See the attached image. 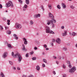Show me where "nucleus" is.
Returning a JSON list of instances; mask_svg holds the SVG:
<instances>
[{
	"label": "nucleus",
	"instance_id": "1",
	"mask_svg": "<svg viewBox=\"0 0 77 77\" xmlns=\"http://www.w3.org/2000/svg\"><path fill=\"white\" fill-rule=\"evenodd\" d=\"M17 58L18 59V61L19 62H20L22 60V57L21 56L19 53H17L15 54V55L14 56V58Z\"/></svg>",
	"mask_w": 77,
	"mask_h": 77
},
{
	"label": "nucleus",
	"instance_id": "2",
	"mask_svg": "<svg viewBox=\"0 0 77 77\" xmlns=\"http://www.w3.org/2000/svg\"><path fill=\"white\" fill-rule=\"evenodd\" d=\"M46 30V33H52V34H55V33L54 32L52 31H50V28L48 26H46L45 27Z\"/></svg>",
	"mask_w": 77,
	"mask_h": 77
},
{
	"label": "nucleus",
	"instance_id": "3",
	"mask_svg": "<svg viewBox=\"0 0 77 77\" xmlns=\"http://www.w3.org/2000/svg\"><path fill=\"white\" fill-rule=\"evenodd\" d=\"M49 18H50L52 19V20L54 21V23H56V20H54V16H53V15L51 13H49Z\"/></svg>",
	"mask_w": 77,
	"mask_h": 77
},
{
	"label": "nucleus",
	"instance_id": "4",
	"mask_svg": "<svg viewBox=\"0 0 77 77\" xmlns=\"http://www.w3.org/2000/svg\"><path fill=\"white\" fill-rule=\"evenodd\" d=\"M6 5L7 8L11 6V7H14V5H13L12 2L11 1H9L8 3H7Z\"/></svg>",
	"mask_w": 77,
	"mask_h": 77
},
{
	"label": "nucleus",
	"instance_id": "5",
	"mask_svg": "<svg viewBox=\"0 0 77 77\" xmlns=\"http://www.w3.org/2000/svg\"><path fill=\"white\" fill-rule=\"evenodd\" d=\"M69 72L70 73H72V72H74L76 70V68L75 67H73L72 68H71L70 69H69Z\"/></svg>",
	"mask_w": 77,
	"mask_h": 77
},
{
	"label": "nucleus",
	"instance_id": "6",
	"mask_svg": "<svg viewBox=\"0 0 77 77\" xmlns=\"http://www.w3.org/2000/svg\"><path fill=\"white\" fill-rule=\"evenodd\" d=\"M16 27L17 29H21L22 27V26H21V24L18 23H16Z\"/></svg>",
	"mask_w": 77,
	"mask_h": 77
},
{
	"label": "nucleus",
	"instance_id": "7",
	"mask_svg": "<svg viewBox=\"0 0 77 77\" xmlns=\"http://www.w3.org/2000/svg\"><path fill=\"white\" fill-rule=\"evenodd\" d=\"M56 42L57 43L59 44H60V42H61V40L60 38H57Z\"/></svg>",
	"mask_w": 77,
	"mask_h": 77
},
{
	"label": "nucleus",
	"instance_id": "8",
	"mask_svg": "<svg viewBox=\"0 0 77 77\" xmlns=\"http://www.w3.org/2000/svg\"><path fill=\"white\" fill-rule=\"evenodd\" d=\"M22 47L23 48H22V50L23 51H27V49L25 48V45H22Z\"/></svg>",
	"mask_w": 77,
	"mask_h": 77
},
{
	"label": "nucleus",
	"instance_id": "9",
	"mask_svg": "<svg viewBox=\"0 0 77 77\" xmlns=\"http://www.w3.org/2000/svg\"><path fill=\"white\" fill-rule=\"evenodd\" d=\"M7 57V52H5L4 53V54L3 55L2 57L3 58H6Z\"/></svg>",
	"mask_w": 77,
	"mask_h": 77
},
{
	"label": "nucleus",
	"instance_id": "10",
	"mask_svg": "<svg viewBox=\"0 0 77 77\" xmlns=\"http://www.w3.org/2000/svg\"><path fill=\"white\" fill-rule=\"evenodd\" d=\"M51 24H52V28H53V29H54L55 26V25L53 24V20H51Z\"/></svg>",
	"mask_w": 77,
	"mask_h": 77
},
{
	"label": "nucleus",
	"instance_id": "11",
	"mask_svg": "<svg viewBox=\"0 0 77 77\" xmlns=\"http://www.w3.org/2000/svg\"><path fill=\"white\" fill-rule=\"evenodd\" d=\"M66 35H67V31H65L64 32V33H63V36H65Z\"/></svg>",
	"mask_w": 77,
	"mask_h": 77
},
{
	"label": "nucleus",
	"instance_id": "12",
	"mask_svg": "<svg viewBox=\"0 0 77 77\" xmlns=\"http://www.w3.org/2000/svg\"><path fill=\"white\" fill-rule=\"evenodd\" d=\"M61 5L63 9H65L66 8V7L65 3H61Z\"/></svg>",
	"mask_w": 77,
	"mask_h": 77
},
{
	"label": "nucleus",
	"instance_id": "13",
	"mask_svg": "<svg viewBox=\"0 0 77 77\" xmlns=\"http://www.w3.org/2000/svg\"><path fill=\"white\" fill-rule=\"evenodd\" d=\"M24 11L26 10V8H27V5H25L24 7H23Z\"/></svg>",
	"mask_w": 77,
	"mask_h": 77
},
{
	"label": "nucleus",
	"instance_id": "14",
	"mask_svg": "<svg viewBox=\"0 0 77 77\" xmlns=\"http://www.w3.org/2000/svg\"><path fill=\"white\" fill-rule=\"evenodd\" d=\"M40 16H41L40 14H38L34 16V18H38V17H40Z\"/></svg>",
	"mask_w": 77,
	"mask_h": 77
},
{
	"label": "nucleus",
	"instance_id": "15",
	"mask_svg": "<svg viewBox=\"0 0 77 77\" xmlns=\"http://www.w3.org/2000/svg\"><path fill=\"white\" fill-rule=\"evenodd\" d=\"M13 36H14L15 39H18V37H17V35L15 34H13Z\"/></svg>",
	"mask_w": 77,
	"mask_h": 77
},
{
	"label": "nucleus",
	"instance_id": "16",
	"mask_svg": "<svg viewBox=\"0 0 77 77\" xmlns=\"http://www.w3.org/2000/svg\"><path fill=\"white\" fill-rule=\"evenodd\" d=\"M51 20H47V21L48 22L47 23V24H48V25H50V23H51Z\"/></svg>",
	"mask_w": 77,
	"mask_h": 77
},
{
	"label": "nucleus",
	"instance_id": "17",
	"mask_svg": "<svg viewBox=\"0 0 77 77\" xmlns=\"http://www.w3.org/2000/svg\"><path fill=\"white\" fill-rule=\"evenodd\" d=\"M43 62H45V63H47V61L46 60V59H43Z\"/></svg>",
	"mask_w": 77,
	"mask_h": 77
},
{
	"label": "nucleus",
	"instance_id": "18",
	"mask_svg": "<svg viewBox=\"0 0 77 77\" xmlns=\"http://www.w3.org/2000/svg\"><path fill=\"white\" fill-rule=\"evenodd\" d=\"M7 46H8L9 48H12V46H11V44H8Z\"/></svg>",
	"mask_w": 77,
	"mask_h": 77
},
{
	"label": "nucleus",
	"instance_id": "19",
	"mask_svg": "<svg viewBox=\"0 0 77 77\" xmlns=\"http://www.w3.org/2000/svg\"><path fill=\"white\" fill-rule=\"evenodd\" d=\"M36 69L38 71H39L40 70V67H39V66H37L36 67Z\"/></svg>",
	"mask_w": 77,
	"mask_h": 77
},
{
	"label": "nucleus",
	"instance_id": "20",
	"mask_svg": "<svg viewBox=\"0 0 77 77\" xmlns=\"http://www.w3.org/2000/svg\"><path fill=\"white\" fill-rule=\"evenodd\" d=\"M25 2L26 4H27V5H29V0H26Z\"/></svg>",
	"mask_w": 77,
	"mask_h": 77
},
{
	"label": "nucleus",
	"instance_id": "21",
	"mask_svg": "<svg viewBox=\"0 0 77 77\" xmlns=\"http://www.w3.org/2000/svg\"><path fill=\"white\" fill-rule=\"evenodd\" d=\"M48 7L50 9H52V7H51V4H49Z\"/></svg>",
	"mask_w": 77,
	"mask_h": 77
},
{
	"label": "nucleus",
	"instance_id": "22",
	"mask_svg": "<svg viewBox=\"0 0 77 77\" xmlns=\"http://www.w3.org/2000/svg\"><path fill=\"white\" fill-rule=\"evenodd\" d=\"M62 50L63 51H66V48L65 47H63L62 48Z\"/></svg>",
	"mask_w": 77,
	"mask_h": 77
},
{
	"label": "nucleus",
	"instance_id": "23",
	"mask_svg": "<svg viewBox=\"0 0 77 77\" xmlns=\"http://www.w3.org/2000/svg\"><path fill=\"white\" fill-rule=\"evenodd\" d=\"M76 35V34L75 33V32H73L72 33V36H75Z\"/></svg>",
	"mask_w": 77,
	"mask_h": 77
},
{
	"label": "nucleus",
	"instance_id": "24",
	"mask_svg": "<svg viewBox=\"0 0 77 77\" xmlns=\"http://www.w3.org/2000/svg\"><path fill=\"white\" fill-rule=\"evenodd\" d=\"M57 8L59 9H60V8H61L60 7V5H58L57 6Z\"/></svg>",
	"mask_w": 77,
	"mask_h": 77
},
{
	"label": "nucleus",
	"instance_id": "25",
	"mask_svg": "<svg viewBox=\"0 0 77 77\" xmlns=\"http://www.w3.org/2000/svg\"><path fill=\"white\" fill-rule=\"evenodd\" d=\"M1 76H2V77H5V75L3 74V73L1 72L0 74Z\"/></svg>",
	"mask_w": 77,
	"mask_h": 77
},
{
	"label": "nucleus",
	"instance_id": "26",
	"mask_svg": "<svg viewBox=\"0 0 77 77\" xmlns=\"http://www.w3.org/2000/svg\"><path fill=\"white\" fill-rule=\"evenodd\" d=\"M41 9L43 10V11H44V7H43V6L41 5Z\"/></svg>",
	"mask_w": 77,
	"mask_h": 77
},
{
	"label": "nucleus",
	"instance_id": "27",
	"mask_svg": "<svg viewBox=\"0 0 77 77\" xmlns=\"http://www.w3.org/2000/svg\"><path fill=\"white\" fill-rule=\"evenodd\" d=\"M70 7L71 9H74V6L73 5H70Z\"/></svg>",
	"mask_w": 77,
	"mask_h": 77
},
{
	"label": "nucleus",
	"instance_id": "28",
	"mask_svg": "<svg viewBox=\"0 0 77 77\" xmlns=\"http://www.w3.org/2000/svg\"><path fill=\"white\" fill-rule=\"evenodd\" d=\"M32 59L33 60H35L36 59V58L35 57H32Z\"/></svg>",
	"mask_w": 77,
	"mask_h": 77
},
{
	"label": "nucleus",
	"instance_id": "29",
	"mask_svg": "<svg viewBox=\"0 0 77 77\" xmlns=\"http://www.w3.org/2000/svg\"><path fill=\"white\" fill-rule=\"evenodd\" d=\"M11 55L13 56V57H14V56H15V54L14 55V52H12L11 54Z\"/></svg>",
	"mask_w": 77,
	"mask_h": 77
},
{
	"label": "nucleus",
	"instance_id": "30",
	"mask_svg": "<svg viewBox=\"0 0 77 77\" xmlns=\"http://www.w3.org/2000/svg\"><path fill=\"white\" fill-rule=\"evenodd\" d=\"M18 1L19 2H20L21 5L23 3V1H21V0H18Z\"/></svg>",
	"mask_w": 77,
	"mask_h": 77
},
{
	"label": "nucleus",
	"instance_id": "31",
	"mask_svg": "<svg viewBox=\"0 0 77 77\" xmlns=\"http://www.w3.org/2000/svg\"><path fill=\"white\" fill-rule=\"evenodd\" d=\"M11 33V31H9L8 32V35H10Z\"/></svg>",
	"mask_w": 77,
	"mask_h": 77
},
{
	"label": "nucleus",
	"instance_id": "32",
	"mask_svg": "<svg viewBox=\"0 0 77 77\" xmlns=\"http://www.w3.org/2000/svg\"><path fill=\"white\" fill-rule=\"evenodd\" d=\"M63 68L64 69L66 68V66H65V65L63 64Z\"/></svg>",
	"mask_w": 77,
	"mask_h": 77
},
{
	"label": "nucleus",
	"instance_id": "33",
	"mask_svg": "<svg viewBox=\"0 0 77 77\" xmlns=\"http://www.w3.org/2000/svg\"><path fill=\"white\" fill-rule=\"evenodd\" d=\"M24 44H25L26 45L27 44V41H24Z\"/></svg>",
	"mask_w": 77,
	"mask_h": 77
},
{
	"label": "nucleus",
	"instance_id": "34",
	"mask_svg": "<svg viewBox=\"0 0 77 77\" xmlns=\"http://www.w3.org/2000/svg\"><path fill=\"white\" fill-rule=\"evenodd\" d=\"M2 8H3V6L2 4H0V9H2Z\"/></svg>",
	"mask_w": 77,
	"mask_h": 77
},
{
	"label": "nucleus",
	"instance_id": "35",
	"mask_svg": "<svg viewBox=\"0 0 77 77\" xmlns=\"http://www.w3.org/2000/svg\"><path fill=\"white\" fill-rule=\"evenodd\" d=\"M9 63L11 64V65H13V63H12V62L9 61Z\"/></svg>",
	"mask_w": 77,
	"mask_h": 77
},
{
	"label": "nucleus",
	"instance_id": "36",
	"mask_svg": "<svg viewBox=\"0 0 77 77\" xmlns=\"http://www.w3.org/2000/svg\"><path fill=\"white\" fill-rule=\"evenodd\" d=\"M28 53H27L26 54V57H29V55H28Z\"/></svg>",
	"mask_w": 77,
	"mask_h": 77
},
{
	"label": "nucleus",
	"instance_id": "37",
	"mask_svg": "<svg viewBox=\"0 0 77 77\" xmlns=\"http://www.w3.org/2000/svg\"><path fill=\"white\" fill-rule=\"evenodd\" d=\"M69 35H70V36H72V33H71V32H69Z\"/></svg>",
	"mask_w": 77,
	"mask_h": 77
},
{
	"label": "nucleus",
	"instance_id": "38",
	"mask_svg": "<svg viewBox=\"0 0 77 77\" xmlns=\"http://www.w3.org/2000/svg\"><path fill=\"white\" fill-rule=\"evenodd\" d=\"M66 62L68 64H70V62L69 61H67Z\"/></svg>",
	"mask_w": 77,
	"mask_h": 77
},
{
	"label": "nucleus",
	"instance_id": "39",
	"mask_svg": "<svg viewBox=\"0 0 77 77\" xmlns=\"http://www.w3.org/2000/svg\"><path fill=\"white\" fill-rule=\"evenodd\" d=\"M28 77H33V75H31L28 76Z\"/></svg>",
	"mask_w": 77,
	"mask_h": 77
},
{
	"label": "nucleus",
	"instance_id": "40",
	"mask_svg": "<svg viewBox=\"0 0 77 77\" xmlns=\"http://www.w3.org/2000/svg\"><path fill=\"white\" fill-rule=\"evenodd\" d=\"M53 58H54L55 59H57V57H55V56H54L53 57Z\"/></svg>",
	"mask_w": 77,
	"mask_h": 77
},
{
	"label": "nucleus",
	"instance_id": "41",
	"mask_svg": "<svg viewBox=\"0 0 77 77\" xmlns=\"http://www.w3.org/2000/svg\"><path fill=\"white\" fill-rule=\"evenodd\" d=\"M63 77H66V74H64Z\"/></svg>",
	"mask_w": 77,
	"mask_h": 77
},
{
	"label": "nucleus",
	"instance_id": "42",
	"mask_svg": "<svg viewBox=\"0 0 77 77\" xmlns=\"http://www.w3.org/2000/svg\"><path fill=\"white\" fill-rule=\"evenodd\" d=\"M55 42V40L54 39H52V42Z\"/></svg>",
	"mask_w": 77,
	"mask_h": 77
},
{
	"label": "nucleus",
	"instance_id": "43",
	"mask_svg": "<svg viewBox=\"0 0 77 77\" xmlns=\"http://www.w3.org/2000/svg\"><path fill=\"white\" fill-rule=\"evenodd\" d=\"M30 23H31V24H33V21H32V20H31L30 21Z\"/></svg>",
	"mask_w": 77,
	"mask_h": 77
},
{
	"label": "nucleus",
	"instance_id": "44",
	"mask_svg": "<svg viewBox=\"0 0 77 77\" xmlns=\"http://www.w3.org/2000/svg\"><path fill=\"white\" fill-rule=\"evenodd\" d=\"M69 68H71L72 67L71 65V64H70L69 65Z\"/></svg>",
	"mask_w": 77,
	"mask_h": 77
},
{
	"label": "nucleus",
	"instance_id": "45",
	"mask_svg": "<svg viewBox=\"0 0 77 77\" xmlns=\"http://www.w3.org/2000/svg\"><path fill=\"white\" fill-rule=\"evenodd\" d=\"M44 47H45V48H47V45H44Z\"/></svg>",
	"mask_w": 77,
	"mask_h": 77
},
{
	"label": "nucleus",
	"instance_id": "46",
	"mask_svg": "<svg viewBox=\"0 0 77 77\" xmlns=\"http://www.w3.org/2000/svg\"><path fill=\"white\" fill-rule=\"evenodd\" d=\"M42 66L43 67H45V65L44 64H43Z\"/></svg>",
	"mask_w": 77,
	"mask_h": 77
},
{
	"label": "nucleus",
	"instance_id": "47",
	"mask_svg": "<svg viewBox=\"0 0 77 77\" xmlns=\"http://www.w3.org/2000/svg\"><path fill=\"white\" fill-rule=\"evenodd\" d=\"M53 73L54 74V75H56V72L55 71H54L53 72Z\"/></svg>",
	"mask_w": 77,
	"mask_h": 77
},
{
	"label": "nucleus",
	"instance_id": "48",
	"mask_svg": "<svg viewBox=\"0 0 77 77\" xmlns=\"http://www.w3.org/2000/svg\"><path fill=\"white\" fill-rule=\"evenodd\" d=\"M61 28L62 29H64V26H62L61 27Z\"/></svg>",
	"mask_w": 77,
	"mask_h": 77
},
{
	"label": "nucleus",
	"instance_id": "49",
	"mask_svg": "<svg viewBox=\"0 0 77 77\" xmlns=\"http://www.w3.org/2000/svg\"><path fill=\"white\" fill-rule=\"evenodd\" d=\"M56 63L57 64V65H58V64H59V61H56Z\"/></svg>",
	"mask_w": 77,
	"mask_h": 77
},
{
	"label": "nucleus",
	"instance_id": "50",
	"mask_svg": "<svg viewBox=\"0 0 77 77\" xmlns=\"http://www.w3.org/2000/svg\"><path fill=\"white\" fill-rule=\"evenodd\" d=\"M5 29H8L9 28L8 27L6 26H5Z\"/></svg>",
	"mask_w": 77,
	"mask_h": 77
},
{
	"label": "nucleus",
	"instance_id": "51",
	"mask_svg": "<svg viewBox=\"0 0 77 77\" xmlns=\"http://www.w3.org/2000/svg\"><path fill=\"white\" fill-rule=\"evenodd\" d=\"M17 69L18 70H20V68L18 67H17Z\"/></svg>",
	"mask_w": 77,
	"mask_h": 77
},
{
	"label": "nucleus",
	"instance_id": "52",
	"mask_svg": "<svg viewBox=\"0 0 77 77\" xmlns=\"http://www.w3.org/2000/svg\"><path fill=\"white\" fill-rule=\"evenodd\" d=\"M23 40H24V41H27V40L25 38H23Z\"/></svg>",
	"mask_w": 77,
	"mask_h": 77
},
{
	"label": "nucleus",
	"instance_id": "53",
	"mask_svg": "<svg viewBox=\"0 0 77 77\" xmlns=\"http://www.w3.org/2000/svg\"><path fill=\"white\" fill-rule=\"evenodd\" d=\"M7 22L8 23H10L11 22V21H10V20H8Z\"/></svg>",
	"mask_w": 77,
	"mask_h": 77
},
{
	"label": "nucleus",
	"instance_id": "54",
	"mask_svg": "<svg viewBox=\"0 0 77 77\" xmlns=\"http://www.w3.org/2000/svg\"><path fill=\"white\" fill-rule=\"evenodd\" d=\"M34 50H37L38 49V48H37L36 47H34Z\"/></svg>",
	"mask_w": 77,
	"mask_h": 77
},
{
	"label": "nucleus",
	"instance_id": "55",
	"mask_svg": "<svg viewBox=\"0 0 77 77\" xmlns=\"http://www.w3.org/2000/svg\"><path fill=\"white\" fill-rule=\"evenodd\" d=\"M3 20H4V21H5L6 20V18L4 17L3 18Z\"/></svg>",
	"mask_w": 77,
	"mask_h": 77
},
{
	"label": "nucleus",
	"instance_id": "56",
	"mask_svg": "<svg viewBox=\"0 0 77 77\" xmlns=\"http://www.w3.org/2000/svg\"><path fill=\"white\" fill-rule=\"evenodd\" d=\"M34 53V52H30L31 53V54H33V53Z\"/></svg>",
	"mask_w": 77,
	"mask_h": 77
},
{
	"label": "nucleus",
	"instance_id": "57",
	"mask_svg": "<svg viewBox=\"0 0 77 77\" xmlns=\"http://www.w3.org/2000/svg\"><path fill=\"white\" fill-rule=\"evenodd\" d=\"M1 30H3V27L2 26H1Z\"/></svg>",
	"mask_w": 77,
	"mask_h": 77
},
{
	"label": "nucleus",
	"instance_id": "58",
	"mask_svg": "<svg viewBox=\"0 0 77 77\" xmlns=\"http://www.w3.org/2000/svg\"><path fill=\"white\" fill-rule=\"evenodd\" d=\"M23 77H26V76L24 75H23Z\"/></svg>",
	"mask_w": 77,
	"mask_h": 77
},
{
	"label": "nucleus",
	"instance_id": "59",
	"mask_svg": "<svg viewBox=\"0 0 77 77\" xmlns=\"http://www.w3.org/2000/svg\"><path fill=\"white\" fill-rule=\"evenodd\" d=\"M49 50V48H46V50Z\"/></svg>",
	"mask_w": 77,
	"mask_h": 77
},
{
	"label": "nucleus",
	"instance_id": "60",
	"mask_svg": "<svg viewBox=\"0 0 77 77\" xmlns=\"http://www.w3.org/2000/svg\"><path fill=\"white\" fill-rule=\"evenodd\" d=\"M7 24H8V25H10V23L9 22H8V23H7Z\"/></svg>",
	"mask_w": 77,
	"mask_h": 77
},
{
	"label": "nucleus",
	"instance_id": "61",
	"mask_svg": "<svg viewBox=\"0 0 77 77\" xmlns=\"http://www.w3.org/2000/svg\"><path fill=\"white\" fill-rule=\"evenodd\" d=\"M51 45L52 46H53V43H51Z\"/></svg>",
	"mask_w": 77,
	"mask_h": 77
},
{
	"label": "nucleus",
	"instance_id": "62",
	"mask_svg": "<svg viewBox=\"0 0 77 77\" xmlns=\"http://www.w3.org/2000/svg\"><path fill=\"white\" fill-rule=\"evenodd\" d=\"M59 59H61V57H60V56H59Z\"/></svg>",
	"mask_w": 77,
	"mask_h": 77
},
{
	"label": "nucleus",
	"instance_id": "63",
	"mask_svg": "<svg viewBox=\"0 0 77 77\" xmlns=\"http://www.w3.org/2000/svg\"><path fill=\"white\" fill-rule=\"evenodd\" d=\"M13 69H16V68H15V67H13Z\"/></svg>",
	"mask_w": 77,
	"mask_h": 77
},
{
	"label": "nucleus",
	"instance_id": "64",
	"mask_svg": "<svg viewBox=\"0 0 77 77\" xmlns=\"http://www.w3.org/2000/svg\"><path fill=\"white\" fill-rule=\"evenodd\" d=\"M75 47H76V48H77V44H76V45H75Z\"/></svg>",
	"mask_w": 77,
	"mask_h": 77
}]
</instances>
